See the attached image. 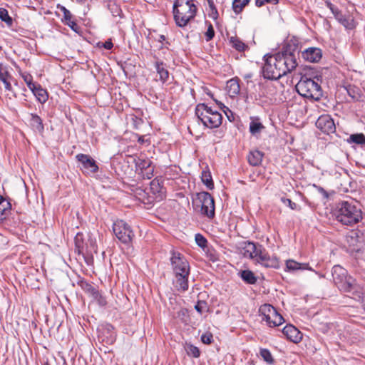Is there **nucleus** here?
<instances>
[{
  "mask_svg": "<svg viewBox=\"0 0 365 365\" xmlns=\"http://www.w3.org/2000/svg\"><path fill=\"white\" fill-rule=\"evenodd\" d=\"M195 309L200 314H202L207 309V303L205 301H198Z\"/></svg>",
  "mask_w": 365,
  "mask_h": 365,
  "instance_id": "47",
  "label": "nucleus"
},
{
  "mask_svg": "<svg viewBox=\"0 0 365 365\" xmlns=\"http://www.w3.org/2000/svg\"><path fill=\"white\" fill-rule=\"evenodd\" d=\"M74 242L76 246V252L78 255H92L93 252H97V245L95 239L90 236L86 239L82 233H77L75 238Z\"/></svg>",
  "mask_w": 365,
  "mask_h": 365,
  "instance_id": "8",
  "label": "nucleus"
},
{
  "mask_svg": "<svg viewBox=\"0 0 365 365\" xmlns=\"http://www.w3.org/2000/svg\"><path fill=\"white\" fill-rule=\"evenodd\" d=\"M170 262L175 275L190 274L189 263L180 253L173 252Z\"/></svg>",
  "mask_w": 365,
  "mask_h": 365,
  "instance_id": "10",
  "label": "nucleus"
},
{
  "mask_svg": "<svg viewBox=\"0 0 365 365\" xmlns=\"http://www.w3.org/2000/svg\"><path fill=\"white\" fill-rule=\"evenodd\" d=\"M278 1H279V0H256L255 5L257 7H261V6H264L266 3L277 4L278 3Z\"/></svg>",
  "mask_w": 365,
  "mask_h": 365,
  "instance_id": "49",
  "label": "nucleus"
},
{
  "mask_svg": "<svg viewBox=\"0 0 365 365\" xmlns=\"http://www.w3.org/2000/svg\"><path fill=\"white\" fill-rule=\"evenodd\" d=\"M316 126L323 133L328 135L334 133L336 130V126L334 120L328 115L319 116L316 122Z\"/></svg>",
  "mask_w": 365,
  "mask_h": 365,
  "instance_id": "13",
  "label": "nucleus"
},
{
  "mask_svg": "<svg viewBox=\"0 0 365 365\" xmlns=\"http://www.w3.org/2000/svg\"><path fill=\"white\" fill-rule=\"evenodd\" d=\"M264 154L257 150L250 151L249 155H247V160L250 165L252 166L259 165L262 160Z\"/></svg>",
  "mask_w": 365,
  "mask_h": 365,
  "instance_id": "22",
  "label": "nucleus"
},
{
  "mask_svg": "<svg viewBox=\"0 0 365 365\" xmlns=\"http://www.w3.org/2000/svg\"><path fill=\"white\" fill-rule=\"evenodd\" d=\"M157 73L159 75L160 80L165 83L168 81L169 77V72L165 68V65L162 61H157L155 65Z\"/></svg>",
  "mask_w": 365,
  "mask_h": 365,
  "instance_id": "27",
  "label": "nucleus"
},
{
  "mask_svg": "<svg viewBox=\"0 0 365 365\" xmlns=\"http://www.w3.org/2000/svg\"><path fill=\"white\" fill-rule=\"evenodd\" d=\"M185 349L187 355L193 356L195 358H197L200 356V352L197 346L190 344H187L185 346Z\"/></svg>",
  "mask_w": 365,
  "mask_h": 365,
  "instance_id": "37",
  "label": "nucleus"
},
{
  "mask_svg": "<svg viewBox=\"0 0 365 365\" xmlns=\"http://www.w3.org/2000/svg\"><path fill=\"white\" fill-rule=\"evenodd\" d=\"M195 242L197 243V245L202 247V248H204L207 246V241L206 240V238L202 236L201 234H196L195 235Z\"/></svg>",
  "mask_w": 365,
  "mask_h": 365,
  "instance_id": "44",
  "label": "nucleus"
},
{
  "mask_svg": "<svg viewBox=\"0 0 365 365\" xmlns=\"http://www.w3.org/2000/svg\"><path fill=\"white\" fill-rule=\"evenodd\" d=\"M331 11L334 14V16L336 18V19L338 17H340V15L342 14L341 12V11L337 7H336V6H334V8H331Z\"/></svg>",
  "mask_w": 365,
  "mask_h": 365,
  "instance_id": "54",
  "label": "nucleus"
},
{
  "mask_svg": "<svg viewBox=\"0 0 365 365\" xmlns=\"http://www.w3.org/2000/svg\"><path fill=\"white\" fill-rule=\"evenodd\" d=\"M331 275L334 284L341 291L352 293L360 297L361 287L352 277L347 275V271L344 268L340 265H334L331 269Z\"/></svg>",
  "mask_w": 365,
  "mask_h": 365,
  "instance_id": "2",
  "label": "nucleus"
},
{
  "mask_svg": "<svg viewBox=\"0 0 365 365\" xmlns=\"http://www.w3.org/2000/svg\"><path fill=\"white\" fill-rule=\"evenodd\" d=\"M335 217L338 222L347 226H353L363 218L361 210L354 203L347 201H343L338 205Z\"/></svg>",
  "mask_w": 365,
  "mask_h": 365,
  "instance_id": "3",
  "label": "nucleus"
},
{
  "mask_svg": "<svg viewBox=\"0 0 365 365\" xmlns=\"http://www.w3.org/2000/svg\"><path fill=\"white\" fill-rule=\"evenodd\" d=\"M307 264H301L293 259H288L286 261V269L289 272H294L299 269H307Z\"/></svg>",
  "mask_w": 365,
  "mask_h": 365,
  "instance_id": "30",
  "label": "nucleus"
},
{
  "mask_svg": "<svg viewBox=\"0 0 365 365\" xmlns=\"http://www.w3.org/2000/svg\"><path fill=\"white\" fill-rule=\"evenodd\" d=\"M63 12V18L66 22L71 21L72 19V14L69 10L66 9L65 7H62L61 9Z\"/></svg>",
  "mask_w": 365,
  "mask_h": 365,
  "instance_id": "51",
  "label": "nucleus"
},
{
  "mask_svg": "<svg viewBox=\"0 0 365 365\" xmlns=\"http://www.w3.org/2000/svg\"><path fill=\"white\" fill-rule=\"evenodd\" d=\"M347 93L354 101H359L360 99V91L358 88L349 86L346 88Z\"/></svg>",
  "mask_w": 365,
  "mask_h": 365,
  "instance_id": "38",
  "label": "nucleus"
},
{
  "mask_svg": "<svg viewBox=\"0 0 365 365\" xmlns=\"http://www.w3.org/2000/svg\"><path fill=\"white\" fill-rule=\"evenodd\" d=\"M135 171L139 175L152 165V162L149 159L135 158Z\"/></svg>",
  "mask_w": 365,
  "mask_h": 365,
  "instance_id": "23",
  "label": "nucleus"
},
{
  "mask_svg": "<svg viewBox=\"0 0 365 365\" xmlns=\"http://www.w3.org/2000/svg\"><path fill=\"white\" fill-rule=\"evenodd\" d=\"M102 46L107 50H110L113 48V44L111 40L109 39V40L106 41V42L102 43Z\"/></svg>",
  "mask_w": 365,
  "mask_h": 365,
  "instance_id": "53",
  "label": "nucleus"
},
{
  "mask_svg": "<svg viewBox=\"0 0 365 365\" xmlns=\"http://www.w3.org/2000/svg\"><path fill=\"white\" fill-rule=\"evenodd\" d=\"M362 146H363V147H364V148L365 149V144H364Z\"/></svg>",
  "mask_w": 365,
  "mask_h": 365,
  "instance_id": "61",
  "label": "nucleus"
},
{
  "mask_svg": "<svg viewBox=\"0 0 365 365\" xmlns=\"http://www.w3.org/2000/svg\"><path fill=\"white\" fill-rule=\"evenodd\" d=\"M227 90L230 97H235L240 93V86L237 78H232L227 82Z\"/></svg>",
  "mask_w": 365,
  "mask_h": 365,
  "instance_id": "19",
  "label": "nucleus"
},
{
  "mask_svg": "<svg viewBox=\"0 0 365 365\" xmlns=\"http://www.w3.org/2000/svg\"><path fill=\"white\" fill-rule=\"evenodd\" d=\"M348 142L363 145L365 144V135L363 133L352 134L349 136Z\"/></svg>",
  "mask_w": 365,
  "mask_h": 365,
  "instance_id": "35",
  "label": "nucleus"
},
{
  "mask_svg": "<svg viewBox=\"0 0 365 365\" xmlns=\"http://www.w3.org/2000/svg\"><path fill=\"white\" fill-rule=\"evenodd\" d=\"M327 7L331 10V8H334L335 6L332 4L330 1L326 2Z\"/></svg>",
  "mask_w": 365,
  "mask_h": 365,
  "instance_id": "58",
  "label": "nucleus"
},
{
  "mask_svg": "<svg viewBox=\"0 0 365 365\" xmlns=\"http://www.w3.org/2000/svg\"><path fill=\"white\" fill-rule=\"evenodd\" d=\"M81 286L86 292L88 293L91 296L97 291L93 286L85 281L81 282Z\"/></svg>",
  "mask_w": 365,
  "mask_h": 365,
  "instance_id": "42",
  "label": "nucleus"
},
{
  "mask_svg": "<svg viewBox=\"0 0 365 365\" xmlns=\"http://www.w3.org/2000/svg\"><path fill=\"white\" fill-rule=\"evenodd\" d=\"M336 20L341 23L344 27L346 29H352L354 27V21L349 16L346 17L343 14L340 15V17H338Z\"/></svg>",
  "mask_w": 365,
  "mask_h": 365,
  "instance_id": "36",
  "label": "nucleus"
},
{
  "mask_svg": "<svg viewBox=\"0 0 365 365\" xmlns=\"http://www.w3.org/2000/svg\"><path fill=\"white\" fill-rule=\"evenodd\" d=\"M154 167L150 166L140 174H139L143 179L150 180L153 177Z\"/></svg>",
  "mask_w": 365,
  "mask_h": 365,
  "instance_id": "45",
  "label": "nucleus"
},
{
  "mask_svg": "<svg viewBox=\"0 0 365 365\" xmlns=\"http://www.w3.org/2000/svg\"><path fill=\"white\" fill-rule=\"evenodd\" d=\"M201 178L202 182L207 187V188L212 190L214 187L212 176L209 171L203 170Z\"/></svg>",
  "mask_w": 365,
  "mask_h": 365,
  "instance_id": "34",
  "label": "nucleus"
},
{
  "mask_svg": "<svg viewBox=\"0 0 365 365\" xmlns=\"http://www.w3.org/2000/svg\"><path fill=\"white\" fill-rule=\"evenodd\" d=\"M195 0H176L173 5V16L176 25L185 27L196 16Z\"/></svg>",
  "mask_w": 365,
  "mask_h": 365,
  "instance_id": "4",
  "label": "nucleus"
},
{
  "mask_svg": "<svg viewBox=\"0 0 365 365\" xmlns=\"http://www.w3.org/2000/svg\"><path fill=\"white\" fill-rule=\"evenodd\" d=\"M193 205L197 207H200L202 215L208 218H212L215 216V201L212 195L207 192H201L197 194L195 199L193 200Z\"/></svg>",
  "mask_w": 365,
  "mask_h": 365,
  "instance_id": "7",
  "label": "nucleus"
},
{
  "mask_svg": "<svg viewBox=\"0 0 365 365\" xmlns=\"http://www.w3.org/2000/svg\"><path fill=\"white\" fill-rule=\"evenodd\" d=\"M314 187L319 193H321L324 196V198H328V193L322 187L316 185H314Z\"/></svg>",
  "mask_w": 365,
  "mask_h": 365,
  "instance_id": "52",
  "label": "nucleus"
},
{
  "mask_svg": "<svg viewBox=\"0 0 365 365\" xmlns=\"http://www.w3.org/2000/svg\"><path fill=\"white\" fill-rule=\"evenodd\" d=\"M264 59L262 73L264 78L269 80H278L292 72L297 66L295 51H291L290 46L274 55H265Z\"/></svg>",
  "mask_w": 365,
  "mask_h": 365,
  "instance_id": "1",
  "label": "nucleus"
},
{
  "mask_svg": "<svg viewBox=\"0 0 365 365\" xmlns=\"http://www.w3.org/2000/svg\"><path fill=\"white\" fill-rule=\"evenodd\" d=\"M282 333L287 339L294 343H298L302 339V333L292 324L286 325L282 329Z\"/></svg>",
  "mask_w": 365,
  "mask_h": 365,
  "instance_id": "16",
  "label": "nucleus"
},
{
  "mask_svg": "<svg viewBox=\"0 0 365 365\" xmlns=\"http://www.w3.org/2000/svg\"><path fill=\"white\" fill-rule=\"evenodd\" d=\"M0 19L8 26H11L13 24L12 18L9 15L8 11L4 8H0Z\"/></svg>",
  "mask_w": 365,
  "mask_h": 365,
  "instance_id": "39",
  "label": "nucleus"
},
{
  "mask_svg": "<svg viewBox=\"0 0 365 365\" xmlns=\"http://www.w3.org/2000/svg\"><path fill=\"white\" fill-rule=\"evenodd\" d=\"M212 338L211 333H205L201 336V341L205 344H210L212 341Z\"/></svg>",
  "mask_w": 365,
  "mask_h": 365,
  "instance_id": "48",
  "label": "nucleus"
},
{
  "mask_svg": "<svg viewBox=\"0 0 365 365\" xmlns=\"http://www.w3.org/2000/svg\"><path fill=\"white\" fill-rule=\"evenodd\" d=\"M240 277L244 282L250 284H254L257 282V277L250 270H243L240 272Z\"/></svg>",
  "mask_w": 365,
  "mask_h": 365,
  "instance_id": "31",
  "label": "nucleus"
},
{
  "mask_svg": "<svg viewBox=\"0 0 365 365\" xmlns=\"http://www.w3.org/2000/svg\"><path fill=\"white\" fill-rule=\"evenodd\" d=\"M214 36H215V31H214L213 26L210 23H209L208 26H207V30L205 32L206 41H210V40H212L214 38Z\"/></svg>",
  "mask_w": 365,
  "mask_h": 365,
  "instance_id": "46",
  "label": "nucleus"
},
{
  "mask_svg": "<svg viewBox=\"0 0 365 365\" xmlns=\"http://www.w3.org/2000/svg\"><path fill=\"white\" fill-rule=\"evenodd\" d=\"M250 0H233L232 9L236 14L242 12L244 7L249 3Z\"/></svg>",
  "mask_w": 365,
  "mask_h": 365,
  "instance_id": "32",
  "label": "nucleus"
},
{
  "mask_svg": "<svg viewBox=\"0 0 365 365\" xmlns=\"http://www.w3.org/2000/svg\"><path fill=\"white\" fill-rule=\"evenodd\" d=\"M11 209V204L0 195V221L4 220Z\"/></svg>",
  "mask_w": 365,
  "mask_h": 365,
  "instance_id": "29",
  "label": "nucleus"
},
{
  "mask_svg": "<svg viewBox=\"0 0 365 365\" xmlns=\"http://www.w3.org/2000/svg\"><path fill=\"white\" fill-rule=\"evenodd\" d=\"M255 262L267 268L277 269L279 267L278 258L276 256H270L262 246L259 248Z\"/></svg>",
  "mask_w": 365,
  "mask_h": 365,
  "instance_id": "12",
  "label": "nucleus"
},
{
  "mask_svg": "<svg viewBox=\"0 0 365 365\" xmlns=\"http://www.w3.org/2000/svg\"><path fill=\"white\" fill-rule=\"evenodd\" d=\"M264 322L269 327H274L281 325L284 320L282 316L275 310L274 313L270 315V319L265 320Z\"/></svg>",
  "mask_w": 365,
  "mask_h": 365,
  "instance_id": "26",
  "label": "nucleus"
},
{
  "mask_svg": "<svg viewBox=\"0 0 365 365\" xmlns=\"http://www.w3.org/2000/svg\"><path fill=\"white\" fill-rule=\"evenodd\" d=\"M259 354H260V356H262V358L267 364H272L274 363V359L272 357V355L271 352L269 351V350H268L267 349H261Z\"/></svg>",
  "mask_w": 365,
  "mask_h": 365,
  "instance_id": "40",
  "label": "nucleus"
},
{
  "mask_svg": "<svg viewBox=\"0 0 365 365\" xmlns=\"http://www.w3.org/2000/svg\"><path fill=\"white\" fill-rule=\"evenodd\" d=\"M347 241L348 242H349L350 244H351L353 246L355 245V242L356 241V237H354L352 236L351 237H347Z\"/></svg>",
  "mask_w": 365,
  "mask_h": 365,
  "instance_id": "56",
  "label": "nucleus"
},
{
  "mask_svg": "<svg viewBox=\"0 0 365 365\" xmlns=\"http://www.w3.org/2000/svg\"><path fill=\"white\" fill-rule=\"evenodd\" d=\"M195 115L206 128H216L222 124V115L221 113L212 110L211 107L205 103H200L196 106Z\"/></svg>",
  "mask_w": 365,
  "mask_h": 365,
  "instance_id": "5",
  "label": "nucleus"
},
{
  "mask_svg": "<svg viewBox=\"0 0 365 365\" xmlns=\"http://www.w3.org/2000/svg\"><path fill=\"white\" fill-rule=\"evenodd\" d=\"M264 126L262 124L259 118H251L250 123V132L252 135H257L259 133Z\"/></svg>",
  "mask_w": 365,
  "mask_h": 365,
  "instance_id": "28",
  "label": "nucleus"
},
{
  "mask_svg": "<svg viewBox=\"0 0 365 365\" xmlns=\"http://www.w3.org/2000/svg\"><path fill=\"white\" fill-rule=\"evenodd\" d=\"M209 8H210V13L209 16L212 18L214 20H216L218 18V11L216 8V6L214 4V2L212 0L208 1Z\"/></svg>",
  "mask_w": 365,
  "mask_h": 365,
  "instance_id": "41",
  "label": "nucleus"
},
{
  "mask_svg": "<svg viewBox=\"0 0 365 365\" xmlns=\"http://www.w3.org/2000/svg\"><path fill=\"white\" fill-rule=\"evenodd\" d=\"M158 41L159 42H163L164 41H165V36L164 35H159L158 38Z\"/></svg>",
  "mask_w": 365,
  "mask_h": 365,
  "instance_id": "57",
  "label": "nucleus"
},
{
  "mask_svg": "<svg viewBox=\"0 0 365 365\" xmlns=\"http://www.w3.org/2000/svg\"><path fill=\"white\" fill-rule=\"evenodd\" d=\"M67 24L73 30L76 31V28L77 27V24L75 21H71L67 22Z\"/></svg>",
  "mask_w": 365,
  "mask_h": 365,
  "instance_id": "55",
  "label": "nucleus"
},
{
  "mask_svg": "<svg viewBox=\"0 0 365 365\" xmlns=\"http://www.w3.org/2000/svg\"><path fill=\"white\" fill-rule=\"evenodd\" d=\"M259 87L262 90L264 88V86L263 84L259 83Z\"/></svg>",
  "mask_w": 365,
  "mask_h": 365,
  "instance_id": "60",
  "label": "nucleus"
},
{
  "mask_svg": "<svg viewBox=\"0 0 365 365\" xmlns=\"http://www.w3.org/2000/svg\"><path fill=\"white\" fill-rule=\"evenodd\" d=\"M76 158L81 164V170L85 175H91L98 172V166L90 155L79 153L76 155Z\"/></svg>",
  "mask_w": 365,
  "mask_h": 365,
  "instance_id": "11",
  "label": "nucleus"
},
{
  "mask_svg": "<svg viewBox=\"0 0 365 365\" xmlns=\"http://www.w3.org/2000/svg\"><path fill=\"white\" fill-rule=\"evenodd\" d=\"M261 246L262 245L259 244H255L252 242H246L244 243L241 253L245 257L255 261Z\"/></svg>",
  "mask_w": 365,
  "mask_h": 365,
  "instance_id": "15",
  "label": "nucleus"
},
{
  "mask_svg": "<svg viewBox=\"0 0 365 365\" xmlns=\"http://www.w3.org/2000/svg\"><path fill=\"white\" fill-rule=\"evenodd\" d=\"M29 115L31 117L29 123L32 128L38 133H43L44 130V126L42 119L36 114L30 113Z\"/></svg>",
  "mask_w": 365,
  "mask_h": 365,
  "instance_id": "20",
  "label": "nucleus"
},
{
  "mask_svg": "<svg viewBox=\"0 0 365 365\" xmlns=\"http://www.w3.org/2000/svg\"><path fill=\"white\" fill-rule=\"evenodd\" d=\"M299 95L307 98L319 100L322 96L321 86L314 80L304 76L296 85Z\"/></svg>",
  "mask_w": 365,
  "mask_h": 365,
  "instance_id": "6",
  "label": "nucleus"
},
{
  "mask_svg": "<svg viewBox=\"0 0 365 365\" xmlns=\"http://www.w3.org/2000/svg\"><path fill=\"white\" fill-rule=\"evenodd\" d=\"M259 97L265 96V93H264V91H262V94H261V93H259Z\"/></svg>",
  "mask_w": 365,
  "mask_h": 365,
  "instance_id": "59",
  "label": "nucleus"
},
{
  "mask_svg": "<svg viewBox=\"0 0 365 365\" xmlns=\"http://www.w3.org/2000/svg\"><path fill=\"white\" fill-rule=\"evenodd\" d=\"M113 233L123 243L128 244L131 242L134 234L130 227L123 220H117L113 225Z\"/></svg>",
  "mask_w": 365,
  "mask_h": 365,
  "instance_id": "9",
  "label": "nucleus"
},
{
  "mask_svg": "<svg viewBox=\"0 0 365 365\" xmlns=\"http://www.w3.org/2000/svg\"><path fill=\"white\" fill-rule=\"evenodd\" d=\"M230 45L236 51L242 52L245 51L248 46L237 36H231L229 38Z\"/></svg>",
  "mask_w": 365,
  "mask_h": 365,
  "instance_id": "25",
  "label": "nucleus"
},
{
  "mask_svg": "<svg viewBox=\"0 0 365 365\" xmlns=\"http://www.w3.org/2000/svg\"><path fill=\"white\" fill-rule=\"evenodd\" d=\"M31 91L33 93V94L36 98L37 101L41 103H44L47 101L48 95L44 88L41 87L40 84H37L34 89L32 88Z\"/></svg>",
  "mask_w": 365,
  "mask_h": 365,
  "instance_id": "18",
  "label": "nucleus"
},
{
  "mask_svg": "<svg viewBox=\"0 0 365 365\" xmlns=\"http://www.w3.org/2000/svg\"><path fill=\"white\" fill-rule=\"evenodd\" d=\"M282 201L284 205L289 207L292 210H294L297 209V204L295 202H293L290 199L282 197Z\"/></svg>",
  "mask_w": 365,
  "mask_h": 365,
  "instance_id": "50",
  "label": "nucleus"
},
{
  "mask_svg": "<svg viewBox=\"0 0 365 365\" xmlns=\"http://www.w3.org/2000/svg\"><path fill=\"white\" fill-rule=\"evenodd\" d=\"M302 57L307 61L317 63L321 60L322 52L319 48L309 47L302 52Z\"/></svg>",
  "mask_w": 365,
  "mask_h": 365,
  "instance_id": "14",
  "label": "nucleus"
},
{
  "mask_svg": "<svg viewBox=\"0 0 365 365\" xmlns=\"http://www.w3.org/2000/svg\"><path fill=\"white\" fill-rule=\"evenodd\" d=\"M21 77L24 79L28 88L31 90L38 84L33 81V76L27 72H19Z\"/></svg>",
  "mask_w": 365,
  "mask_h": 365,
  "instance_id": "33",
  "label": "nucleus"
},
{
  "mask_svg": "<svg viewBox=\"0 0 365 365\" xmlns=\"http://www.w3.org/2000/svg\"><path fill=\"white\" fill-rule=\"evenodd\" d=\"M12 78L11 75L9 73L8 71V67L6 66L0 64V81H1L4 88L7 91L11 90V84L10 83V80Z\"/></svg>",
  "mask_w": 365,
  "mask_h": 365,
  "instance_id": "17",
  "label": "nucleus"
},
{
  "mask_svg": "<svg viewBox=\"0 0 365 365\" xmlns=\"http://www.w3.org/2000/svg\"><path fill=\"white\" fill-rule=\"evenodd\" d=\"M276 309L269 304H264L260 306L259 309V312L260 316H262V321L269 320L270 315L274 313Z\"/></svg>",
  "mask_w": 365,
  "mask_h": 365,
  "instance_id": "24",
  "label": "nucleus"
},
{
  "mask_svg": "<svg viewBox=\"0 0 365 365\" xmlns=\"http://www.w3.org/2000/svg\"><path fill=\"white\" fill-rule=\"evenodd\" d=\"M100 306H105L107 304L106 298L97 290L91 296Z\"/></svg>",
  "mask_w": 365,
  "mask_h": 365,
  "instance_id": "43",
  "label": "nucleus"
},
{
  "mask_svg": "<svg viewBox=\"0 0 365 365\" xmlns=\"http://www.w3.org/2000/svg\"><path fill=\"white\" fill-rule=\"evenodd\" d=\"M189 274H180L175 275V286L178 290L185 291L188 289Z\"/></svg>",
  "mask_w": 365,
  "mask_h": 365,
  "instance_id": "21",
  "label": "nucleus"
}]
</instances>
